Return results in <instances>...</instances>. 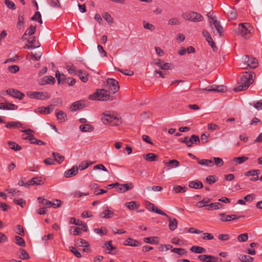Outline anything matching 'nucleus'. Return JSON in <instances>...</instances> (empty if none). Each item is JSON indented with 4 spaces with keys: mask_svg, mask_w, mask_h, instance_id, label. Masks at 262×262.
<instances>
[{
    "mask_svg": "<svg viewBox=\"0 0 262 262\" xmlns=\"http://www.w3.org/2000/svg\"><path fill=\"white\" fill-rule=\"evenodd\" d=\"M255 77L254 72H245L241 77L239 85L234 88V91L241 92L247 90L254 82Z\"/></svg>",
    "mask_w": 262,
    "mask_h": 262,
    "instance_id": "1",
    "label": "nucleus"
},
{
    "mask_svg": "<svg viewBox=\"0 0 262 262\" xmlns=\"http://www.w3.org/2000/svg\"><path fill=\"white\" fill-rule=\"evenodd\" d=\"M101 121L105 125L117 126L122 123V120L117 113L112 111H105L101 115Z\"/></svg>",
    "mask_w": 262,
    "mask_h": 262,
    "instance_id": "2",
    "label": "nucleus"
},
{
    "mask_svg": "<svg viewBox=\"0 0 262 262\" xmlns=\"http://www.w3.org/2000/svg\"><path fill=\"white\" fill-rule=\"evenodd\" d=\"M110 92L105 89L97 90L94 94L89 96V99L92 100L106 101L113 100L115 97L111 95Z\"/></svg>",
    "mask_w": 262,
    "mask_h": 262,
    "instance_id": "3",
    "label": "nucleus"
},
{
    "mask_svg": "<svg viewBox=\"0 0 262 262\" xmlns=\"http://www.w3.org/2000/svg\"><path fill=\"white\" fill-rule=\"evenodd\" d=\"M209 24L214 35L219 36L223 35L224 30L220 21L216 18H211V20L209 21Z\"/></svg>",
    "mask_w": 262,
    "mask_h": 262,
    "instance_id": "4",
    "label": "nucleus"
},
{
    "mask_svg": "<svg viewBox=\"0 0 262 262\" xmlns=\"http://www.w3.org/2000/svg\"><path fill=\"white\" fill-rule=\"evenodd\" d=\"M238 32L241 36L245 39H248L251 37V31L252 27L248 23L240 24L238 28Z\"/></svg>",
    "mask_w": 262,
    "mask_h": 262,
    "instance_id": "5",
    "label": "nucleus"
},
{
    "mask_svg": "<svg viewBox=\"0 0 262 262\" xmlns=\"http://www.w3.org/2000/svg\"><path fill=\"white\" fill-rule=\"evenodd\" d=\"M184 19L193 22H199L203 20V16L196 12H186L182 15Z\"/></svg>",
    "mask_w": 262,
    "mask_h": 262,
    "instance_id": "6",
    "label": "nucleus"
},
{
    "mask_svg": "<svg viewBox=\"0 0 262 262\" xmlns=\"http://www.w3.org/2000/svg\"><path fill=\"white\" fill-rule=\"evenodd\" d=\"M27 95L30 98L37 100H46L50 98L48 93L43 92H28Z\"/></svg>",
    "mask_w": 262,
    "mask_h": 262,
    "instance_id": "7",
    "label": "nucleus"
},
{
    "mask_svg": "<svg viewBox=\"0 0 262 262\" xmlns=\"http://www.w3.org/2000/svg\"><path fill=\"white\" fill-rule=\"evenodd\" d=\"M154 211H155V213L164 215L167 218L169 222L168 226L170 230L171 231H174L177 228L178 222L175 218H172L170 217L164 212L159 209H157Z\"/></svg>",
    "mask_w": 262,
    "mask_h": 262,
    "instance_id": "8",
    "label": "nucleus"
},
{
    "mask_svg": "<svg viewBox=\"0 0 262 262\" xmlns=\"http://www.w3.org/2000/svg\"><path fill=\"white\" fill-rule=\"evenodd\" d=\"M106 86L110 93L113 94L117 93L120 88L118 81L113 78H108L107 79Z\"/></svg>",
    "mask_w": 262,
    "mask_h": 262,
    "instance_id": "9",
    "label": "nucleus"
},
{
    "mask_svg": "<svg viewBox=\"0 0 262 262\" xmlns=\"http://www.w3.org/2000/svg\"><path fill=\"white\" fill-rule=\"evenodd\" d=\"M242 60L244 63H246L248 67L254 69L258 66L257 59L252 56L246 55L242 58Z\"/></svg>",
    "mask_w": 262,
    "mask_h": 262,
    "instance_id": "10",
    "label": "nucleus"
},
{
    "mask_svg": "<svg viewBox=\"0 0 262 262\" xmlns=\"http://www.w3.org/2000/svg\"><path fill=\"white\" fill-rule=\"evenodd\" d=\"M198 259L202 262H223L222 258L211 255H200Z\"/></svg>",
    "mask_w": 262,
    "mask_h": 262,
    "instance_id": "11",
    "label": "nucleus"
},
{
    "mask_svg": "<svg viewBox=\"0 0 262 262\" xmlns=\"http://www.w3.org/2000/svg\"><path fill=\"white\" fill-rule=\"evenodd\" d=\"M24 39L27 40L28 44H27V46L28 49H34L40 47V43L34 36H30L28 38H24Z\"/></svg>",
    "mask_w": 262,
    "mask_h": 262,
    "instance_id": "12",
    "label": "nucleus"
},
{
    "mask_svg": "<svg viewBox=\"0 0 262 262\" xmlns=\"http://www.w3.org/2000/svg\"><path fill=\"white\" fill-rule=\"evenodd\" d=\"M38 200L39 201V203L42 204L48 208L51 207H53L54 208L59 207L61 204V201L59 200H56V201L58 203L57 205L46 199L42 198L41 197L38 198Z\"/></svg>",
    "mask_w": 262,
    "mask_h": 262,
    "instance_id": "13",
    "label": "nucleus"
},
{
    "mask_svg": "<svg viewBox=\"0 0 262 262\" xmlns=\"http://www.w3.org/2000/svg\"><path fill=\"white\" fill-rule=\"evenodd\" d=\"M220 216L221 217L220 218V220L223 222H227L234 221L235 220H237L240 219L241 217H243L244 216H237L235 214H231V215H226L225 213H221L220 214Z\"/></svg>",
    "mask_w": 262,
    "mask_h": 262,
    "instance_id": "14",
    "label": "nucleus"
},
{
    "mask_svg": "<svg viewBox=\"0 0 262 262\" xmlns=\"http://www.w3.org/2000/svg\"><path fill=\"white\" fill-rule=\"evenodd\" d=\"M6 93L9 95L18 99L19 100L23 99L25 97V94L18 90H14L13 89H9L6 91Z\"/></svg>",
    "mask_w": 262,
    "mask_h": 262,
    "instance_id": "15",
    "label": "nucleus"
},
{
    "mask_svg": "<svg viewBox=\"0 0 262 262\" xmlns=\"http://www.w3.org/2000/svg\"><path fill=\"white\" fill-rule=\"evenodd\" d=\"M54 108V105L51 104L47 107L41 106L38 107L35 111V113L41 114H49L51 113Z\"/></svg>",
    "mask_w": 262,
    "mask_h": 262,
    "instance_id": "16",
    "label": "nucleus"
},
{
    "mask_svg": "<svg viewBox=\"0 0 262 262\" xmlns=\"http://www.w3.org/2000/svg\"><path fill=\"white\" fill-rule=\"evenodd\" d=\"M21 132L24 133L26 135V137H23V139L25 140H29L32 144H34L35 142V140H36V138H35L34 136L32 134L33 130L31 129H27L21 130Z\"/></svg>",
    "mask_w": 262,
    "mask_h": 262,
    "instance_id": "17",
    "label": "nucleus"
},
{
    "mask_svg": "<svg viewBox=\"0 0 262 262\" xmlns=\"http://www.w3.org/2000/svg\"><path fill=\"white\" fill-rule=\"evenodd\" d=\"M226 90V87L224 85H212L210 86V88H207L203 89L202 90L217 92H224Z\"/></svg>",
    "mask_w": 262,
    "mask_h": 262,
    "instance_id": "18",
    "label": "nucleus"
},
{
    "mask_svg": "<svg viewBox=\"0 0 262 262\" xmlns=\"http://www.w3.org/2000/svg\"><path fill=\"white\" fill-rule=\"evenodd\" d=\"M114 215V211L110 210L107 207L104 209V210L101 212L99 216L103 219H110L113 217Z\"/></svg>",
    "mask_w": 262,
    "mask_h": 262,
    "instance_id": "19",
    "label": "nucleus"
},
{
    "mask_svg": "<svg viewBox=\"0 0 262 262\" xmlns=\"http://www.w3.org/2000/svg\"><path fill=\"white\" fill-rule=\"evenodd\" d=\"M55 115L59 122H65L67 120V114L62 111L56 110L55 111Z\"/></svg>",
    "mask_w": 262,
    "mask_h": 262,
    "instance_id": "20",
    "label": "nucleus"
},
{
    "mask_svg": "<svg viewBox=\"0 0 262 262\" xmlns=\"http://www.w3.org/2000/svg\"><path fill=\"white\" fill-rule=\"evenodd\" d=\"M18 106L11 103H0V110H16Z\"/></svg>",
    "mask_w": 262,
    "mask_h": 262,
    "instance_id": "21",
    "label": "nucleus"
},
{
    "mask_svg": "<svg viewBox=\"0 0 262 262\" xmlns=\"http://www.w3.org/2000/svg\"><path fill=\"white\" fill-rule=\"evenodd\" d=\"M78 171V168L77 166H73L72 168L66 171L64 176L66 178H69L77 174Z\"/></svg>",
    "mask_w": 262,
    "mask_h": 262,
    "instance_id": "22",
    "label": "nucleus"
},
{
    "mask_svg": "<svg viewBox=\"0 0 262 262\" xmlns=\"http://www.w3.org/2000/svg\"><path fill=\"white\" fill-rule=\"evenodd\" d=\"M188 186L189 187L195 189H201L203 187L202 182L198 180L190 181Z\"/></svg>",
    "mask_w": 262,
    "mask_h": 262,
    "instance_id": "23",
    "label": "nucleus"
},
{
    "mask_svg": "<svg viewBox=\"0 0 262 262\" xmlns=\"http://www.w3.org/2000/svg\"><path fill=\"white\" fill-rule=\"evenodd\" d=\"M44 183L41 177H33L29 181V186L33 185H41Z\"/></svg>",
    "mask_w": 262,
    "mask_h": 262,
    "instance_id": "24",
    "label": "nucleus"
},
{
    "mask_svg": "<svg viewBox=\"0 0 262 262\" xmlns=\"http://www.w3.org/2000/svg\"><path fill=\"white\" fill-rule=\"evenodd\" d=\"M124 245L132 247H139L141 245V244L137 240L128 238L125 241Z\"/></svg>",
    "mask_w": 262,
    "mask_h": 262,
    "instance_id": "25",
    "label": "nucleus"
},
{
    "mask_svg": "<svg viewBox=\"0 0 262 262\" xmlns=\"http://www.w3.org/2000/svg\"><path fill=\"white\" fill-rule=\"evenodd\" d=\"M55 78L51 76H46L43 77L41 79V82L40 83V85H44L46 84H53L55 83Z\"/></svg>",
    "mask_w": 262,
    "mask_h": 262,
    "instance_id": "26",
    "label": "nucleus"
},
{
    "mask_svg": "<svg viewBox=\"0 0 262 262\" xmlns=\"http://www.w3.org/2000/svg\"><path fill=\"white\" fill-rule=\"evenodd\" d=\"M84 106L81 100L73 102L71 105V110L72 112H76L82 108Z\"/></svg>",
    "mask_w": 262,
    "mask_h": 262,
    "instance_id": "27",
    "label": "nucleus"
},
{
    "mask_svg": "<svg viewBox=\"0 0 262 262\" xmlns=\"http://www.w3.org/2000/svg\"><path fill=\"white\" fill-rule=\"evenodd\" d=\"M119 190L120 192H125L127 190L132 189L134 187V185L132 183H129L127 184H123L118 185Z\"/></svg>",
    "mask_w": 262,
    "mask_h": 262,
    "instance_id": "28",
    "label": "nucleus"
},
{
    "mask_svg": "<svg viewBox=\"0 0 262 262\" xmlns=\"http://www.w3.org/2000/svg\"><path fill=\"white\" fill-rule=\"evenodd\" d=\"M106 248V252L108 254H115V253H113L112 251L116 249V247L112 245V241H110L108 242H105L104 244L103 247Z\"/></svg>",
    "mask_w": 262,
    "mask_h": 262,
    "instance_id": "29",
    "label": "nucleus"
},
{
    "mask_svg": "<svg viewBox=\"0 0 262 262\" xmlns=\"http://www.w3.org/2000/svg\"><path fill=\"white\" fill-rule=\"evenodd\" d=\"M17 256L19 258L23 260H26L30 258V256L27 251L23 249H20L17 252Z\"/></svg>",
    "mask_w": 262,
    "mask_h": 262,
    "instance_id": "30",
    "label": "nucleus"
},
{
    "mask_svg": "<svg viewBox=\"0 0 262 262\" xmlns=\"http://www.w3.org/2000/svg\"><path fill=\"white\" fill-rule=\"evenodd\" d=\"M36 31V27L31 26L28 28L23 36V38H27L34 34Z\"/></svg>",
    "mask_w": 262,
    "mask_h": 262,
    "instance_id": "31",
    "label": "nucleus"
},
{
    "mask_svg": "<svg viewBox=\"0 0 262 262\" xmlns=\"http://www.w3.org/2000/svg\"><path fill=\"white\" fill-rule=\"evenodd\" d=\"M22 126V123L19 121H11L6 123V127L8 128H16Z\"/></svg>",
    "mask_w": 262,
    "mask_h": 262,
    "instance_id": "32",
    "label": "nucleus"
},
{
    "mask_svg": "<svg viewBox=\"0 0 262 262\" xmlns=\"http://www.w3.org/2000/svg\"><path fill=\"white\" fill-rule=\"evenodd\" d=\"M190 251L195 253L202 254L206 252V249L198 246H193L190 248Z\"/></svg>",
    "mask_w": 262,
    "mask_h": 262,
    "instance_id": "33",
    "label": "nucleus"
},
{
    "mask_svg": "<svg viewBox=\"0 0 262 262\" xmlns=\"http://www.w3.org/2000/svg\"><path fill=\"white\" fill-rule=\"evenodd\" d=\"M77 75L82 82H86L88 81L89 75L86 72L79 70L78 71Z\"/></svg>",
    "mask_w": 262,
    "mask_h": 262,
    "instance_id": "34",
    "label": "nucleus"
},
{
    "mask_svg": "<svg viewBox=\"0 0 262 262\" xmlns=\"http://www.w3.org/2000/svg\"><path fill=\"white\" fill-rule=\"evenodd\" d=\"M199 164L202 166H206L209 167H212L214 165V162L212 160L209 159H202L201 160L198 161Z\"/></svg>",
    "mask_w": 262,
    "mask_h": 262,
    "instance_id": "35",
    "label": "nucleus"
},
{
    "mask_svg": "<svg viewBox=\"0 0 262 262\" xmlns=\"http://www.w3.org/2000/svg\"><path fill=\"white\" fill-rule=\"evenodd\" d=\"M248 160V158L245 156L238 157L234 158L232 159L233 162L235 163V165L241 164Z\"/></svg>",
    "mask_w": 262,
    "mask_h": 262,
    "instance_id": "36",
    "label": "nucleus"
},
{
    "mask_svg": "<svg viewBox=\"0 0 262 262\" xmlns=\"http://www.w3.org/2000/svg\"><path fill=\"white\" fill-rule=\"evenodd\" d=\"M164 164L167 167H170L171 168L173 167H178L180 166L179 162L177 160H170L168 162L164 161Z\"/></svg>",
    "mask_w": 262,
    "mask_h": 262,
    "instance_id": "37",
    "label": "nucleus"
},
{
    "mask_svg": "<svg viewBox=\"0 0 262 262\" xmlns=\"http://www.w3.org/2000/svg\"><path fill=\"white\" fill-rule=\"evenodd\" d=\"M144 159L148 161L153 162L158 160V156L154 153H148L144 156Z\"/></svg>",
    "mask_w": 262,
    "mask_h": 262,
    "instance_id": "38",
    "label": "nucleus"
},
{
    "mask_svg": "<svg viewBox=\"0 0 262 262\" xmlns=\"http://www.w3.org/2000/svg\"><path fill=\"white\" fill-rule=\"evenodd\" d=\"M143 241L144 242L150 244H158L159 242V238L157 236L144 237Z\"/></svg>",
    "mask_w": 262,
    "mask_h": 262,
    "instance_id": "39",
    "label": "nucleus"
},
{
    "mask_svg": "<svg viewBox=\"0 0 262 262\" xmlns=\"http://www.w3.org/2000/svg\"><path fill=\"white\" fill-rule=\"evenodd\" d=\"M80 129L82 132H91L94 130V127L89 124H85L80 126Z\"/></svg>",
    "mask_w": 262,
    "mask_h": 262,
    "instance_id": "40",
    "label": "nucleus"
},
{
    "mask_svg": "<svg viewBox=\"0 0 262 262\" xmlns=\"http://www.w3.org/2000/svg\"><path fill=\"white\" fill-rule=\"evenodd\" d=\"M125 206L129 210H133L135 208H139L140 205L135 201L127 202L125 204Z\"/></svg>",
    "mask_w": 262,
    "mask_h": 262,
    "instance_id": "41",
    "label": "nucleus"
},
{
    "mask_svg": "<svg viewBox=\"0 0 262 262\" xmlns=\"http://www.w3.org/2000/svg\"><path fill=\"white\" fill-rule=\"evenodd\" d=\"M52 156L54 157V160L59 164L61 163L64 160V157L59 153L53 152Z\"/></svg>",
    "mask_w": 262,
    "mask_h": 262,
    "instance_id": "42",
    "label": "nucleus"
},
{
    "mask_svg": "<svg viewBox=\"0 0 262 262\" xmlns=\"http://www.w3.org/2000/svg\"><path fill=\"white\" fill-rule=\"evenodd\" d=\"M223 205L219 202H215L214 203H211L207 205L208 207V210H216L219 209L222 207Z\"/></svg>",
    "mask_w": 262,
    "mask_h": 262,
    "instance_id": "43",
    "label": "nucleus"
},
{
    "mask_svg": "<svg viewBox=\"0 0 262 262\" xmlns=\"http://www.w3.org/2000/svg\"><path fill=\"white\" fill-rule=\"evenodd\" d=\"M239 259L242 262H252L253 258L249 255L241 254L238 256Z\"/></svg>",
    "mask_w": 262,
    "mask_h": 262,
    "instance_id": "44",
    "label": "nucleus"
},
{
    "mask_svg": "<svg viewBox=\"0 0 262 262\" xmlns=\"http://www.w3.org/2000/svg\"><path fill=\"white\" fill-rule=\"evenodd\" d=\"M94 231L95 233H96L101 236L105 235L107 233V229L105 227H103L101 228L100 229L95 228L94 229Z\"/></svg>",
    "mask_w": 262,
    "mask_h": 262,
    "instance_id": "45",
    "label": "nucleus"
},
{
    "mask_svg": "<svg viewBox=\"0 0 262 262\" xmlns=\"http://www.w3.org/2000/svg\"><path fill=\"white\" fill-rule=\"evenodd\" d=\"M8 144L10 148L15 151H19L21 149V147L19 145L16 144L15 142L9 141L8 142Z\"/></svg>",
    "mask_w": 262,
    "mask_h": 262,
    "instance_id": "46",
    "label": "nucleus"
},
{
    "mask_svg": "<svg viewBox=\"0 0 262 262\" xmlns=\"http://www.w3.org/2000/svg\"><path fill=\"white\" fill-rule=\"evenodd\" d=\"M171 252L179 254L180 256L186 255L187 251L184 248H174L171 250Z\"/></svg>",
    "mask_w": 262,
    "mask_h": 262,
    "instance_id": "47",
    "label": "nucleus"
},
{
    "mask_svg": "<svg viewBox=\"0 0 262 262\" xmlns=\"http://www.w3.org/2000/svg\"><path fill=\"white\" fill-rule=\"evenodd\" d=\"M29 56L31 60L38 61L40 59L42 53L40 52L36 53H31L29 54Z\"/></svg>",
    "mask_w": 262,
    "mask_h": 262,
    "instance_id": "48",
    "label": "nucleus"
},
{
    "mask_svg": "<svg viewBox=\"0 0 262 262\" xmlns=\"http://www.w3.org/2000/svg\"><path fill=\"white\" fill-rule=\"evenodd\" d=\"M187 188L186 187L181 186L180 185H174L173 187V190L176 193H183L186 191Z\"/></svg>",
    "mask_w": 262,
    "mask_h": 262,
    "instance_id": "49",
    "label": "nucleus"
},
{
    "mask_svg": "<svg viewBox=\"0 0 262 262\" xmlns=\"http://www.w3.org/2000/svg\"><path fill=\"white\" fill-rule=\"evenodd\" d=\"M210 199L208 198H205L202 201H200L197 203L196 206L198 208H202L205 206L206 204L210 202Z\"/></svg>",
    "mask_w": 262,
    "mask_h": 262,
    "instance_id": "50",
    "label": "nucleus"
},
{
    "mask_svg": "<svg viewBox=\"0 0 262 262\" xmlns=\"http://www.w3.org/2000/svg\"><path fill=\"white\" fill-rule=\"evenodd\" d=\"M15 243L18 246L25 247L26 246L25 242L24 239L19 236H15Z\"/></svg>",
    "mask_w": 262,
    "mask_h": 262,
    "instance_id": "51",
    "label": "nucleus"
},
{
    "mask_svg": "<svg viewBox=\"0 0 262 262\" xmlns=\"http://www.w3.org/2000/svg\"><path fill=\"white\" fill-rule=\"evenodd\" d=\"M55 76L58 83H62L63 81L67 80L65 78V76L63 74H60L58 71H56Z\"/></svg>",
    "mask_w": 262,
    "mask_h": 262,
    "instance_id": "52",
    "label": "nucleus"
},
{
    "mask_svg": "<svg viewBox=\"0 0 262 262\" xmlns=\"http://www.w3.org/2000/svg\"><path fill=\"white\" fill-rule=\"evenodd\" d=\"M143 26L144 29L149 30L151 31H154L155 29V27L146 21H143Z\"/></svg>",
    "mask_w": 262,
    "mask_h": 262,
    "instance_id": "53",
    "label": "nucleus"
},
{
    "mask_svg": "<svg viewBox=\"0 0 262 262\" xmlns=\"http://www.w3.org/2000/svg\"><path fill=\"white\" fill-rule=\"evenodd\" d=\"M92 163L89 162L88 161H82L79 165L78 168L80 170H83L88 168Z\"/></svg>",
    "mask_w": 262,
    "mask_h": 262,
    "instance_id": "54",
    "label": "nucleus"
},
{
    "mask_svg": "<svg viewBox=\"0 0 262 262\" xmlns=\"http://www.w3.org/2000/svg\"><path fill=\"white\" fill-rule=\"evenodd\" d=\"M6 190L9 193H11L13 196H19L20 195V192L16 189L9 188Z\"/></svg>",
    "mask_w": 262,
    "mask_h": 262,
    "instance_id": "55",
    "label": "nucleus"
},
{
    "mask_svg": "<svg viewBox=\"0 0 262 262\" xmlns=\"http://www.w3.org/2000/svg\"><path fill=\"white\" fill-rule=\"evenodd\" d=\"M66 69L70 74L77 75L78 73V72L76 71V67L73 65L67 66Z\"/></svg>",
    "mask_w": 262,
    "mask_h": 262,
    "instance_id": "56",
    "label": "nucleus"
},
{
    "mask_svg": "<svg viewBox=\"0 0 262 262\" xmlns=\"http://www.w3.org/2000/svg\"><path fill=\"white\" fill-rule=\"evenodd\" d=\"M89 193H83L79 191H75L71 194V195L74 198H80L83 196L89 195Z\"/></svg>",
    "mask_w": 262,
    "mask_h": 262,
    "instance_id": "57",
    "label": "nucleus"
},
{
    "mask_svg": "<svg viewBox=\"0 0 262 262\" xmlns=\"http://www.w3.org/2000/svg\"><path fill=\"white\" fill-rule=\"evenodd\" d=\"M31 19L33 20H36L39 23L42 24V21L41 18V14L39 12H36L35 14L32 17Z\"/></svg>",
    "mask_w": 262,
    "mask_h": 262,
    "instance_id": "58",
    "label": "nucleus"
},
{
    "mask_svg": "<svg viewBox=\"0 0 262 262\" xmlns=\"http://www.w3.org/2000/svg\"><path fill=\"white\" fill-rule=\"evenodd\" d=\"M248 239V235L247 233H245L239 235L237 237V239L239 242H245Z\"/></svg>",
    "mask_w": 262,
    "mask_h": 262,
    "instance_id": "59",
    "label": "nucleus"
},
{
    "mask_svg": "<svg viewBox=\"0 0 262 262\" xmlns=\"http://www.w3.org/2000/svg\"><path fill=\"white\" fill-rule=\"evenodd\" d=\"M260 171L259 170L253 169L250 170L246 172L245 173V175L247 177H249L250 176H258L259 174Z\"/></svg>",
    "mask_w": 262,
    "mask_h": 262,
    "instance_id": "60",
    "label": "nucleus"
},
{
    "mask_svg": "<svg viewBox=\"0 0 262 262\" xmlns=\"http://www.w3.org/2000/svg\"><path fill=\"white\" fill-rule=\"evenodd\" d=\"M216 180L215 176L213 175L209 176L206 179V182L210 185L214 183Z\"/></svg>",
    "mask_w": 262,
    "mask_h": 262,
    "instance_id": "61",
    "label": "nucleus"
},
{
    "mask_svg": "<svg viewBox=\"0 0 262 262\" xmlns=\"http://www.w3.org/2000/svg\"><path fill=\"white\" fill-rule=\"evenodd\" d=\"M103 17L109 24L113 23V18L108 12H105L103 15Z\"/></svg>",
    "mask_w": 262,
    "mask_h": 262,
    "instance_id": "62",
    "label": "nucleus"
},
{
    "mask_svg": "<svg viewBox=\"0 0 262 262\" xmlns=\"http://www.w3.org/2000/svg\"><path fill=\"white\" fill-rule=\"evenodd\" d=\"M5 4L7 8L11 10H15L16 7L14 3L10 0H5Z\"/></svg>",
    "mask_w": 262,
    "mask_h": 262,
    "instance_id": "63",
    "label": "nucleus"
},
{
    "mask_svg": "<svg viewBox=\"0 0 262 262\" xmlns=\"http://www.w3.org/2000/svg\"><path fill=\"white\" fill-rule=\"evenodd\" d=\"M70 231L74 235H80L81 233L80 229L75 226H72L71 227Z\"/></svg>",
    "mask_w": 262,
    "mask_h": 262,
    "instance_id": "64",
    "label": "nucleus"
}]
</instances>
